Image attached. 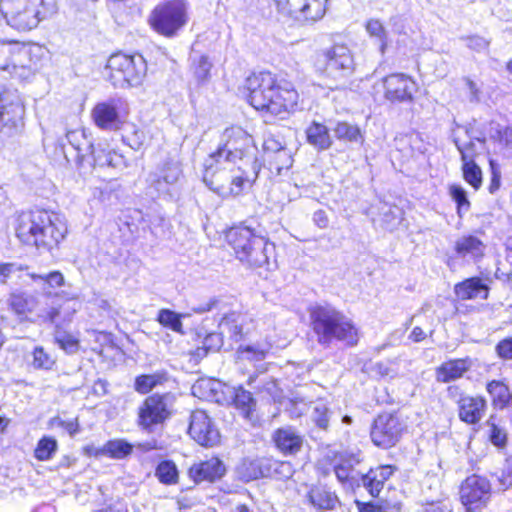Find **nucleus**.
Returning <instances> with one entry per match:
<instances>
[{"mask_svg": "<svg viewBox=\"0 0 512 512\" xmlns=\"http://www.w3.org/2000/svg\"><path fill=\"white\" fill-rule=\"evenodd\" d=\"M239 90L253 110L274 120H287L301 109L302 101L297 88L267 69L249 73Z\"/></svg>", "mask_w": 512, "mask_h": 512, "instance_id": "nucleus-1", "label": "nucleus"}, {"mask_svg": "<svg viewBox=\"0 0 512 512\" xmlns=\"http://www.w3.org/2000/svg\"><path fill=\"white\" fill-rule=\"evenodd\" d=\"M14 235L22 246L52 251L59 247L68 233L60 216L46 209H29L14 217Z\"/></svg>", "mask_w": 512, "mask_h": 512, "instance_id": "nucleus-2", "label": "nucleus"}, {"mask_svg": "<svg viewBox=\"0 0 512 512\" xmlns=\"http://www.w3.org/2000/svg\"><path fill=\"white\" fill-rule=\"evenodd\" d=\"M224 247L231 255L249 268L269 265L275 244L245 222L231 225L223 231Z\"/></svg>", "mask_w": 512, "mask_h": 512, "instance_id": "nucleus-3", "label": "nucleus"}, {"mask_svg": "<svg viewBox=\"0 0 512 512\" xmlns=\"http://www.w3.org/2000/svg\"><path fill=\"white\" fill-rule=\"evenodd\" d=\"M308 313L310 331L320 346L329 347L335 341L348 347L359 343L357 325L332 305H314L308 309Z\"/></svg>", "mask_w": 512, "mask_h": 512, "instance_id": "nucleus-4", "label": "nucleus"}, {"mask_svg": "<svg viewBox=\"0 0 512 512\" xmlns=\"http://www.w3.org/2000/svg\"><path fill=\"white\" fill-rule=\"evenodd\" d=\"M257 177L256 167L248 171L235 162L204 159L202 164L203 183L223 199L244 194L254 185Z\"/></svg>", "mask_w": 512, "mask_h": 512, "instance_id": "nucleus-5", "label": "nucleus"}, {"mask_svg": "<svg viewBox=\"0 0 512 512\" xmlns=\"http://www.w3.org/2000/svg\"><path fill=\"white\" fill-rule=\"evenodd\" d=\"M56 10V0H0V16L19 32L37 28Z\"/></svg>", "mask_w": 512, "mask_h": 512, "instance_id": "nucleus-6", "label": "nucleus"}, {"mask_svg": "<svg viewBox=\"0 0 512 512\" xmlns=\"http://www.w3.org/2000/svg\"><path fill=\"white\" fill-rule=\"evenodd\" d=\"M313 68L319 77L336 83L354 71V54L347 43L335 42L316 53Z\"/></svg>", "mask_w": 512, "mask_h": 512, "instance_id": "nucleus-7", "label": "nucleus"}, {"mask_svg": "<svg viewBox=\"0 0 512 512\" xmlns=\"http://www.w3.org/2000/svg\"><path fill=\"white\" fill-rule=\"evenodd\" d=\"M107 79L115 87L140 85L147 73V62L139 52H113L105 64Z\"/></svg>", "mask_w": 512, "mask_h": 512, "instance_id": "nucleus-8", "label": "nucleus"}, {"mask_svg": "<svg viewBox=\"0 0 512 512\" xmlns=\"http://www.w3.org/2000/svg\"><path fill=\"white\" fill-rule=\"evenodd\" d=\"M256 150L254 136L241 125L232 124L224 129L221 142L205 159L237 163L252 156Z\"/></svg>", "mask_w": 512, "mask_h": 512, "instance_id": "nucleus-9", "label": "nucleus"}, {"mask_svg": "<svg viewBox=\"0 0 512 512\" xmlns=\"http://www.w3.org/2000/svg\"><path fill=\"white\" fill-rule=\"evenodd\" d=\"M189 21L185 0H164L151 10L148 17L150 28L160 36L174 38Z\"/></svg>", "mask_w": 512, "mask_h": 512, "instance_id": "nucleus-10", "label": "nucleus"}, {"mask_svg": "<svg viewBox=\"0 0 512 512\" xmlns=\"http://www.w3.org/2000/svg\"><path fill=\"white\" fill-rule=\"evenodd\" d=\"M176 397L172 392L151 393L137 408V426L144 432L151 433L159 426H164L175 413Z\"/></svg>", "mask_w": 512, "mask_h": 512, "instance_id": "nucleus-11", "label": "nucleus"}, {"mask_svg": "<svg viewBox=\"0 0 512 512\" xmlns=\"http://www.w3.org/2000/svg\"><path fill=\"white\" fill-rule=\"evenodd\" d=\"M406 433V422L398 412L383 411L372 420L369 435L374 446L389 450L396 447Z\"/></svg>", "mask_w": 512, "mask_h": 512, "instance_id": "nucleus-12", "label": "nucleus"}, {"mask_svg": "<svg viewBox=\"0 0 512 512\" xmlns=\"http://www.w3.org/2000/svg\"><path fill=\"white\" fill-rule=\"evenodd\" d=\"M492 497V483L484 475H468L458 486V501L464 512H483L488 509Z\"/></svg>", "mask_w": 512, "mask_h": 512, "instance_id": "nucleus-13", "label": "nucleus"}, {"mask_svg": "<svg viewBox=\"0 0 512 512\" xmlns=\"http://www.w3.org/2000/svg\"><path fill=\"white\" fill-rule=\"evenodd\" d=\"M328 0H271L276 12L301 25H312L326 14Z\"/></svg>", "mask_w": 512, "mask_h": 512, "instance_id": "nucleus-14", "label": "nucleus"}, {"mask_svg": "<svg viewBox=\"0 0 512 512\" xmlns=\"http://www.w3.org/2000/svg\"><path fill=\"white\" fill-rule=\"evenodd\" d=\"M376 85L381 89L383 98L392 104L414 103L420 92L418 81L404 72H390L381 77Z\"/></svg>", "mask_w": 512, "mask_h": 512, "instance_id": "nucleus-15", "label": "nucleus"}, {"mask_svg": "<svg viewBox=\"0 0 512 512\" xmlns=\"http://www.w3.org/2000/svg\"><path fill=\"white\" fill-rule=\"evenodd\" d=\"M290 473V464L272 456H262L255 459H243L237 467L239 479L249 483L261 478L281 480Z\"/></svg>", "mask_w": 512, "mask_h": 512, "instance_id": "nucleus-16", "label": "nucleus"}, {"mask_svg": "<svg viewBox=\"0 0 512 512\" xmlns=\"http://www.w3.org/2000/svg\"><path fill=\"white\" fill-rule=\"evenodd\" d=\"M26 108L23 101L8 89L0 88V137L13 138L23 132Z\"/></svg>", "mask_w": 512, "mask_h": 512, "instance_id": "nucleus-17", "label": "nucleus"}, {"mask_svg": "<svg viewBox=\"0 0 512 512\" xmlns=\"http://www.w3.org/2000/svg\"><path fill=\"white\" fill-rule=\"evenodd\" d=\"M451 399L456 400L458 419L466 425H478L484 418L488 404L482 395H464L459 385H449L446 389Z\"/></svg>", "mask_w": 512, "mask_h": 512, "instance_id": "nucleus-18", "label": "nucleus"}, {"mask_svg": "<svg viewBox=\"0 0 512 512\" xmlns=\"http://www.w3.org/2000/svg\"><path fill=\"white\" fill-rule=\"evenodd\" d=\"M127 110L121 108V101L108 99L99 101L91 108L90 116L100 130L119 131L125 123Z\"/></svg>", "mask_w": 512, "mask_h": 512, "instance_id": "nucleus-19", "label": "nucleus"}, {"mask_svg": "<svg viewBox=\"0 0 512 512\" xmlns=\"http://www.w3.org/2000/svg\"><path fill=\"white\" fill-rule=\"evenodd\" d=\"M190 438L205 448L217 446L220 443V433L211 417L203 409H194L190 413L187 430Z\"/></svg>", "mask_w": 512, "mask_h": 512, "instance_id": "nucleus-20", "label": "nucleus"}, {"mask_svg": "<svg viewBox=\"0 0 512 512\" xmlns=\"http://www.w3.org/2000/svg\"><path fill=\"white\" fill-rule=\"evenodd\" d=\"M186 474L194 485L215 484L226 476L227 466L219 455H211L192 463L187 468Z\"/></svg>", "mask_w": 512, "mask_h": 512, "instance_id": "nucleus-21", "label": "nucleus"}, {"mask_svg": "<svg viewBox=\"0 0 512 512\" xmlns=\"http://www.w3.org/2000/svg\"><path fill=\"white\" fill-rule=\"evenodd\" d=\"M262 163L271 175H279L293 164L290 152L274 137L269 136L263 141Z\"/></svg>", "mask_w": 512, "mask_h": 512, "instance_id": "nucleus-22", "label": "nucleus"}, {"mask_svg": "<svg viewBox=\"0 0 512 512\" xmlns=\"http://www.w3.org/2000/svg\"><path fill=\"white\" fill-rule=\"evenodd\" d=\"M274 448L283 456H296L304 448L305 436L297 428L285 425L276 428L271 435Z\"/></svg>", "mask_w": 512, "mask_h": 512, "instance_id": "nucleus-23", "label": "nucleus"}, {"mask_svg": "<svg viewBox=\"0 0 512 512\" xmlns=\"http://www.w3.org/2000/svg\"><path fill=\"white\" fill-rule=\"evenodd\" d=\"M38 306L37 297L25 291H12L7 298L8 311L21 323L33 322Z\"/></svg>", "mask_w": 512, "mask_h": 512, "instance_id": "nucleus-24", "label": "nucleus"}, {"mask_svg": "<svg viewBox=\"0 0 512 512\" xmlns=\"http://www.w3.org/2000/svg\"><path fill=\"white\" fill-rule=\"evenodd\" d=\"M473 366L471 357L449 358L435 368V379L438 383H451L463 378Z\"/></svg>", "mask_w": 512, "mask_h": 512, "instance_id": "nucleus-25", "label": "nucleus"}, {"mask_svg": "<svg viewBox=\"0 0 512 512\" xmlns=\"http://www.w3.org/2000/svg\"><path fill=\"white\" fill-rule=\"evenodd\" d=\"M396 470V466L391 464L372 467L360 477L362 485L373 499H378L386 482L392 477Z\"/></svg>", "mask_w": 512, "mask_h": 512, "instance_id": "nucleus-26", "label": "nucleus"}, {"mask_svg": "<svg viewBox=\"0 0 512 512\" xmlns=\"http://www.w3.org/2000/svg\"><path fill=\"white\" fill-rule=\"evenodd\" d=\"M453 292L459 301L474 300L477 298L487 300L490 288L480 276H472L456 283Z\"/></svg>", "mask_w": 512, "mask_h": 512, "instance_id": "nucleus-27", "label": "nucleus"}, {"mask_svg": "<svg viewBox=\"0 0 512 512\" xmlns=\"http://www.w3.org/2000/svg\"><path fill=\"white\" fill-rule=\"evenodd\" d=\"M306 500L316 511L333 510L339 503L336 493L323 484L312 485L307 491Z\"/></svg>", "mask_w": 512, "mask_h": 512, "instance_id": "nucleus-28", "label": "nucleus"}, {"mask_svg": "<svg viewBox=\"0 0 512 512\" xmlns=\"http://www.w3.org/2000/svg\"><path fill=\"white\" fill-rule=\"evenodd\" d=\"M485 389L493 409L503 411L512 405V391L505 380H489L486 382Z\"/></svg>", "mask_w": 512, "mask_h": 512, "instance_id": "nucleus-29", "label": "nucleus"}, {"mask_svg": "<svg viewBox=\"0 0 512 512\" xmlns=\"http://www.w3.org/2000/svg\"><path fill=\"white\" fill-rule=\"evenodd\" d=\"M181 176V168L173 160L164 161L153 174L151 186L158 192L166 191Z\"/></svg>", "mask_w": 512, "mask_h": 512, "instance_id": "nucleus-30", "label": "nucleus"}, {"mask_svg": "<svg viewBox=\"0 0 512 512\" xmlns=\"http://www.w3.org/2000/svg\"><path fill=\"white\" fill-rule=\"evenodd\" d=\"M454 252L460 258L469 257L473 261H479L485 256V243L473 234H465L454 243Z\"/></svg>", "mask_w": 512, "mask_h": 512, "instance_id": "nucleus-31", "label": "nucleus"}, {"mask_svg": "<svg viewBox=\"0 0 512 512\" xmlns=\"http://www.w3.org/2000/svg\"><path fill=\"white\" fill-rule=\"evenodd\" d=\"M334 459L333 471L337 480L347 487H353L357 484L359 473L356 469V464L358 461L352 456L347 455H335Z\"/></svg>", "mask_w": 512, "mask_h": 512, "instance_id": "nucleus-32", "label": "nucleus"}, {"mask_svg": "<svg viewBox=\"0 0 512 512\" xmlns=\"http://www.w3.org/2000/svg\"><path fill=\"white\" fill-rule=\"evenodd\" d=\"M26 54L25 46L15 40H0V69H15Z\"/></svg>", "mask_w": 512, "mask_h": 512, "instance_id": "nucleus-33", "label": "nucleus"}, {"mask_svg": "<svg viewBox=\"0 0 512 512\" xmlns=\"http://www.w3.org/2000/svg\"><path fill=\"white\" fill-rule=\"evenodd\" d=\"M306 142L317 151H325L332 147L333 139L330 129L322 122L313 120L305 128Z\"/></svg>", "mask_w": 512, "mask_h": 512, "instance_id": "nucleus-34", "label": "nucleus"}, {"mask_svg": "<svg viewBox=\"0 0 512 512\" xmlns=\"http://www.w3.org/2000/svg\"><path fill=\"white\" fill-rule=\"evenodd\" d=\"M230 405L235 408L243 418L251 420L256 410L257 401L250 391L246 390L242 385H239L232 390Z\"/></svg>", "mask_w": 512, "mask_h": 512, "instance_id": "nucleus-35", "label": "nucleus"}, {"mask_svg": "<svg viewBox=\"0 0 512 512\" xmlns=\"http://www.w3.org/2000/svg\"><path fill=\"white\" fill-rule=\"evenodd\" d=\"M133 452V445L125 439H110L99 448L94 455L106 456L111 459H124Z\"/></svg>", "mask_w": 512, "mask_h": 512, "instance_id": "nucleus-36", "label": "nucleus"}, {"mask_svg": "<svg viewBox=\"0 0 512 512\" xmlns=\"http://www.w3.org/2000/svg\"><path fill=\"white\" fill-rule=\"evenodd\" d=\"M168 381V374L165 371H158L152 374H140L134 379V390L141 394L147 395L153 389L164 385Z\"/></svg>", "mask_w": 512, "mask_h": 512, "instance_id": "nucleus-37", "label": "nucleus"}, {"mask_svg": "<svg viewBox=\"0 0 512 512\" xmlns=\"http://www.w3.org/2000/svg\"><path fill=\"white\" fill-rule=\"evenodd\" d=\"M158 482L165 486H174L179 483L180 471L177 464L171 459L160 460L154 469Z\"/></svg>", "mask_w": 512, "mask_h": 512, "instance_id": "nucleus-38", "label": "nucleus"}, {"mask_svg": "<svg viewBox=\"0 0 512 512\" xmlns=\"http://www.w3.org/2000/svg\"><path fill=\"white\" fill-rule=\"evenodd\" d=\"M53 341L67 354H75L80 350V339L73 333L66 331L61 326L55 329Z\"/></svg>", "mask_w": 512, "mask_h": 512, "instance_id": "nucleus-39", "label": "nucleus"}, {"mask_svg": "<svg viewBox=\"0 0 512 512\" xmlns=\"http://www.w3.org/2000/svg\"><path fill=\"white\" fill-rule=\"evenodd\" d=\"M364 27L370 37L380 42L379 52L381 55H385L388 49V35L383 23L377 18H370L365 22Z\"/></svg>", "mask_w": 512, "mask_h": 512, "instance_id": "nucleus-40", "label": "nucleus"}, {"mask_svg": "<svg viewBox=\"0 0 512 512\" xmlns=\"http://www.w3.org/2000/svg\"><path fill=\"white\" fill-rule=\"evenodd\" d=\"M58 449L57 440L52 436H42L33 451L34 458L38 461H48L53 458Z\"/></svg>", "mask_w": 512, "mask_h": 512, "instance_id": "nucleus-41", "label": "nucleus"}, {"mask_svg": "<svg viewBox=\"0 0 512 512\" xmlns=\"http://www.w3.org/2000/svg\"><path fill=\"white\" fill-rule=\"evenodd\" d=\"M334 133L339 141L358 142L362 139L360 127L347 121L337 122L334 127Z\"/></svg>", "mask_w": 512, "mask_h": 512, "instance_id": "nucleus-42", "label": "nucleus"}, {"mask_svg": "<svg viewBox=\"0 0 512 512\" xmlns=\"http://www.w3.org/2000/svg\"><path fill=\"white\" fill-rule=\"evenodd\" d=\"M448 193L452 201L455 203L456 213L462 217L464 213L471 208V202L468 198L466 190L459 184H450Z\"/></svg>", "mask_w": 512, "mask_h": 512, "instance_id": "nucleus-43", "label": "nucleus"}, {"mask_svg": "<svg viewBox=\"0 0 512 512\" xmlns=\"http://www.w3.org/2000/svg\"><path fill=\"white\" fill-rule=\"evenodd\" d=\"M462 177L475 191L479 190L483 183V173L476 162L462 163Z\"/></svg>", "mask_w": 512, "mask_h": 512, "instance_id": "nucleus-44", "label": "nucleus"}, {"mask_svg": "<svg viewBox=\"0 0 512 512\" xmlns=\"http://www.w3.org/2000/svg\"><path fill=\"white\" fill-rule=\"evenodd\" d=\"M156 320L163 327L169 328L174 332L183 333L181 315L167 308L159 310Z\"/></svg>", "mask_w": 512, "mask_h": 512, "instance_id": "nucleus-45", "label": "nucleus"}, {"mask_svg": "<svg viewBox=\"0 0 512 512\" xmlns=\"http://www.w3.org/2000/svg\"><path fill=\"white\" fill-rule=\"evenodd\" d=\"M492 418L491 416L486 422L489 427L488 440L498 449H504L508 444V434L503 428L493 422Z\"/></svg>", "mask_w": 512, "mask_h": 512, "instance_id": "nucleus-46", "label": "nucleus"}, {"mask_svg": "<svg viewBox=\"0 0 512 512\" xmlns=\"http://www.w3.org/2000/svg\"><path fill=\"white\" fill-rule=\"evenodd\" d=\"M357 512H388L391 509V503L386 499H377L362 501L354 500Z\"/></svg>", "mask_w": 512, "mask_h": 512, "instance_id": "nucleus-47", "label": "nucleus"}, {"mask_svg": "<svg viewBox=\"0 0 512 512\" xmlns=\"http://www.w3.org/2000/svg\"><path fill=\"white\" fill-rule=\"evenodd\" d=\"M193 487H182L174 497L175 504L179 511L191 509L198 502L197 497L192 495Z\"/></svg>", "mask_w": 512, "mask_h": 512, "instance_id": "nucleus-48", "label": "nucleus"}, {"mask_svg": "<svg viewBox=\"0 0 512 512\" xmlns=\"http://www.w3.org/2000/svg\"><path fill=\"white\" fill-rule=\"evenodd\" d=\"M48 426L50 428H55V427L56 428H62L65 431H67V433L70 436H74V435H76L80 431V425H79L78 417H74V418H71L69 420H64L59 415H56V416L52 417L49 420Z\"/></svg>", "mask_w": 512, "mask_h": 512, "instance_id": "nucleus-49", "label": "nucleus"}, {"mask_svg": "<svg viewBox=\"0 0 512 512\" xmlns=\"http://www.w3.org/2000/svg\"><path fill=\"white\" fill-rule=\"evenodd\" d=\"M32 354L36 369L50 370L55 364V359L41 346L35 347Z\"/></svg>", "mask_w": 512, "mask_h": 512, "instance_id": "nucleus-50", "label": "nucleus"}, {"mask_svg": "<svg viewBox=\"0 0 512 512\" xmlns=\"http://www.w3.org/2000/svg\"><path fill=\"white\" fill-rule=\"evenodd\" d=\"M497 481L503 490H508L512 487V457L505 460Z\"/></svg>", "mask_w": 512, "mask_h": 512, "instance_id": "nucleus-51", "label": "nucleus"}, {"mask_svg": "<svg viewBox=\"0 0 512 512\" xmlns=\"http://www.w3.org/2000/svg\"><path fill=\"white\" fill-rule=\"evenodd\" d=\"M497 356L502 360H512V335L501 339L495 346Z\"/></svg>", "mask_w": 512, "mask_h": 512, "instance_id": "nucleus-52", "label": "nucleus"}, {"mask_svg": "<svg viewBox=\"0 0 512 512\" xmlns=\"http://www.w3.org/2000/svg\"><path fill=\"white\" fill-rule=\"evenodd\" d=\"M329 409L326 406H318L314 409V418L313 421L315 425L324 431H327L329 428Z\"/></svg>", "mask_w": 512, "mask_h": 512, "instance_id": "nucleus-53", "label": "nucleus"}, {"mask_svg": "<svg viewBox=\"0 0 512 512\" xmlns=\"http://www.w3.org/2000/svg\"><path fill=\"white\" fill-rule=\"evenodd\" d=\"M457 149L461 155L462 163L475 162L477 151L474 142L470 141L466 144H457Z\"/></svg>", "mask_w": 512, "mask_h": 512, "instance_id": "nucleus-54", "label": "nucleus"}, {"mask_svg": "<svg viewBox=\"0 0 512 512\" xmlns=\"http://www.w3.org/2000/svg\"><path fill=\"white\" fill-rule=\"evenodd\" d=\"M492 139L495 143L499 144L500 146H512V128L502 127L500 129H497Z\"/></svg>", "mask_w": 512, "mask_h": 512, "instance_id": "nucleus-55", "label": "nucleus"}, {"mask_svg": "<svg viewBox=\"0 0 512 512\" xmlns=\"http://www.w3.org/2000/svg\"><path fill=\"white\" fill-rule=\"evenodd\" d=\"M44 284L48 288H60L65 284V278L61 271L54 270L45 274Z\"/></svg>", "mask_w": 512, "mask_h": 512, "instance_id": "nucleus-56", "label": "nucleus"}, {"mask_svg": "<svg viewBox=\"0 0 512 512\" xmlns=\"http://www.w3.org/2000/svg\"><path fill=\"white\" fill-rule=\"evenodd\" d=\"M193 66L194 73L200 78H205L210 71L211 63L208 61L207 57L201 56L194 62Z\"/></svg>", "mask_w": 512, "mask_h": 512, "instance_id": "nucleus-57", "label": "nucleus"}, {"mask_svg": "<svg viewBox=\"0 0 512 512\" xmlns=\"http://www.w3.org/2000/svg\"><path fill=\"white\" fill-rule=\"evenodd\" d=\"M489 165L491 170V179L488 190L490 193H495L500 188L501 175L498 171V168L496 167L494 160L491 159L489 161Z\"/></svg>", "mask_w": 512, "mask_h": 512, "instance_id": "nucleus-58", "label": "nucleus"}, {"mask_svg": "<svg viewBox=\"0 0 512 512\" xmlns=\"http://www.w3.org/2000/svg\"><path fill=\"white\" fill-rule=\"evenodd\" d=\"M125 138H126L128 144L132 148L136 149V148H139L140 146H142L144 139H145V133L143 130L136 128L132 133V137L127 135Z\"/></svg>", "mask_w": 512, "mask_h": 512, "instance_id": "nucleus-59", "label": "nucleus"}, {"mask_svg": "<svg viewBox=\"0 0 512 512\" xmlns=\"http://www.w3.org/2000/svg\"><path fill=\"white\" fill-rule=\"evenodd\" d=\"M209 352V348L203 344L202 346H198L193 350H190L188 352L190 358L194 360L196 363L199 362L201 359L207 356Z\"/></svg>", "mask_w": 512, "mask_h": 512, "instance_id": "nucleus-60", "label": "nucleus"}, {"mask_svg": "<svg viewBox=\"0 0 512 512\" xmlns=\"http://www.w3.org/2000/svg\"><path fill=\"white\" fill-rule=\"evenodd\" d=\"M13 263H0V284H5L13 273Z\"/></svg>", "mask_w": 512, "mask_h": 512, "instance_id": "nucleus-61", "label": "nucleus"}, {"mask_svg": "<svg viewBox=\"0 0 512 512\" xmlns=\"http://www.w3.org/2000/svg\"><path fill=\"white\" fill-rule=\"evenodd\" d=\"M313 220L320 228H325L328 225V217L323 210H318L313 215Z\"/></svg>", "mask_w": 512, "mask_h": 512, "instance_id": "nucleus-62", "label": "nucleus"}, {"mask_svg": "<svg viewBox=\"0 0 512 512\" xmlns=\"http://www.w3.org/2000/svg\"><path fill=\"white\" fill-rule=\"evenodd\" d=\"M409 338L413 342H416V343L421 342L426 338V333L424 332V330L421 327L416 326L412 329V331L409 335Z\"/></svg>", "mask_w": 512, "mask_h": 512, "instance_id": "nucleus-63", "label": "nucleus"}, {"mask_svg": "<svg viewBox=\"0 0 512 512\" xmlns=\"http://www.w3.org/2000/svg\"><path fill=\"white\" fill-rule=\"evenodd\" d=\"M141 447L144 451L162 450L165 448V446L157 440L145 442L141 445Z\"/></svg>", "mask_w": 512, "mask_h": 512, "instance_id": "nucleus-64", "label": "nucleus"}]
</instances>
